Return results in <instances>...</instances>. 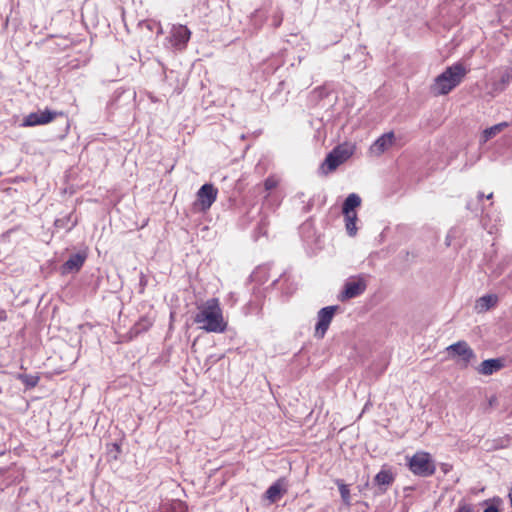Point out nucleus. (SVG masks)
<instances>
[{
	"label": "nucleus",
	"mask_w": 512,
	"mask_h": 512,
	"mask_svg": "<svg viewBox=\"0 0 512 512\" xmlns=\"http://www.w3.org/2000/svg\"><path fill=\"white\" fill-rule=\"evenodd\" d=\"M198 312L194 321L200 329L206 332L222 333L226 330L227 323L224 320L222 309L217 298L208 299L197 307Z\"/></svg>",
	"instance_id": "nucleus-1"
},
{
	"label": "nucleus",
	"mask_w": 512,
	"mask_h": 512,
	"mask_svg": "<svg viewBox=\"0 0 512 512\" xmlns=\"http://www.w3.org/2000/svg\"><path fill=\"white\" fill-rule=\"evenodd\" d=\"M465 74L466 70L461 64L448 67L435 78L434 83L431 85V92L435 96L448 94L461 83Z\"/></svg>",
	"instance_id": "nucleus-2"
},
{
	"label": "nucleus",
	"mask_w": 512,
	"mask_h": 512,
	"mask_svg": "<svg viewBox=\"0 0 512 512\" xmlns=\"http://www.w3.org/2000/svg\"><path fill=\"white\" fill-rule=\"evenodd\" d=\"M354 143L345 142L335 147L330 152L321 166L323 173L328 174L334 171L339 165L347 161L355 152Z\"/></svg>",
	"instance_id": "nucleus-3"
},
{
	"label": "nucleus",
	"mask_w": 512,
	"mask_h": 512,
	"mask_svg": "<svg viewBox=\"0 0 512 512\" xmlns=\"http://www.w3.org/2000/svg\"><path fill=\"white\" fill-rule=\"evenodd\" d=\"M446 353L450 360H453L461 368H466L475 360V353L465 341H458L446 348Z\"/></svg>",
	"instance_id": "nucleus-4"
},
{
	"label": "nucleus",
	"mask_w": 512,
	"mask_h": 512,
	"mask_svg": "<svg viewBox=\"0 0 512 512\" xmlns=\"http://www.w3.org/2000/svg\"><path fill=\"white\" fill-rule=\"evenodd\" d=\"M409 468L415 475L430 476L435 472V464L429 453L419 451L415 453L409 460Z\"/></svg>",
	"instance_id": "nucleus-5"
},
{
	"label": "nucleus",
	"mask_w": 512,
	"mask_h": 512,
	"mask_svg": "<svg viewBox=\"0 0 512 512\" xmlns=\"http://www.w3.org/2000/svg\"><path fill=\"white\" fill-rule=\"evenodd\" d=\"M56 116H57L56 112L50 111L48 109L32 112L24 117L21 126L22 127H33V126H37V125H46V124L52 122Z\"/></svg>",
	"instance_id": "nucleus-6"
},
{
	"label": "nucleus",
	"mask_w": 512,
	"mask_h": 512,
	"mask_svg": "<svg viewBox=\"0 0 512 512\" xmlns=\"http://www.w3.org/2000/svg\"><path fill=\"white\" fill-rule=\"evenodd\" d=\"M217 189L212 184H204L197 192V201L195 206L202 211L208 210L215 202Z\"/></svg>",
	"instance_id": "nucleus-7"
},
{
	"label": "nucleus",
	"mask_w": 512,
	"mask_h": 512,
	"mask_svg": "<svg viewBox=\"0 0 512 512\" xmlns=\"http://www.w3.org/2000/svg\"><path fill=\"white\" fill-rule=\"evenodd\" d=\"M336 309V306H327L318 312V323L315 327V336L317 338L321 339L326 334V331L328 330V327L335 315Z\"/></svg>",
	"instance_id": "nucleus-8"
},
{
	"label": "nucleus",
	"mask_w": 512,
	"mask_h": 512,
	"mask_svg": "<svg viewBox=\"0 0 512 512\" xmlns=\"http://www.w3.org/2000/svg\"><path fill=\"white\" fill-rule=\"evenodd\" d=\"M395 142V135L393 132H388L380 136L370 146V153L374 156H380L388 149H390Z\"/></svg>",
	"instance_id": "nucleus-9"
},
{
	"label": "nucleus",
	"mask_w": 512,
	"mask_h": 512,
	"mask_svg": "<svg viewBox=\"0 0 512 512\" xmlns=\"http://www.w3.org/2000/svg\"><path fill=\"white\" fill-rule=\"evenodd\" d=\"M287 486L286 480L280 478L267 489L265 497L270 503H274L287 492Z\"/></svg>",
	"instance_id": "nucleus-10"
},
{
	"label": "nucleus",
	"mask_w": 512,
	"mask_h": 512,
	"mask_svg": "<svg viewBox=\"0 0 512 512\" xmlns=\"http://www.w3.org/2000/svg\"><path fill=\"white\" fill-rule=\"evenodd\" d=\"M191 36L190 30L184 25L173 26L171 37L174 46L183 48L189 41Z\"/></svg>",
	"instance_id": "nucleus-11"
},
{
	"label": "nucleus",
	"mask_w": 512,
	"mask_h": 512,
	"mask_svg": "<svg viewBox=\"0 0 512 512\" xmlns=\"http://www.w3.org/2000/svg\"><path fill=\"white\" fill-rule=\"evenodd\" d=\"M365 288L366 284L361 279L347 282L342 293V300L351 299L356 296H359L365 291Z\"/></svg>",
	"instance_id": "nucleus-12"
},
{
	"label": "nucleus",
	"mask_w": 512,
	"mask_h": 512,
	"mask_svg": "<svg viewBox=\"0 0 512 512\" xmlns=\"http://www.w3.org/2000/svg\"><path fill=\"white\" fill-rule=\"evenodd\" d=\"M85 259H86V254H84V253H77V254L70 256V258L63 265L62 272L64 274L77 272L84 264Z\"/></svg>",
	"instance_id": "nucleus-13"
},
{
	"label": "nucleus",
	"mask_w": 512,
	"mask_h": 512,
	"mask_svg": "<svg viewBox=\"0 0 512 512\" xmlns=\"http://www.w3.org/2000/svg\"><path fill=\"white\" fill-rule=\"evenodd\" d=\"M503 367V363L500 359H488L484 360L478 367V373L482 375H492L499 371Z\"/></svg>",
	"instance_id": "nucleus-14"
},
{
	"label": "nucleus",
	"mask_w": 512,
	"mask_h": 512,
	"mask_svg": "<svg viewBox=\"0 0 512 512\" xmlns=\"http://www.w3.org/2000/svg\"><path fill=\"white\" fill-rule=\"evenodd\" d=\"M498 302L497 295L488 294L480 297L475 303V309L478 313H483L488 311L490 308L494 307Z\"/></svg>",
	"instance_id": "nucleus-15"
},
{
	"label": "nucleus",
	"mask_w": 512,
	"mask_h": 512,
	"mask_svg": "<svg viewBox=\"0 0 512 512\" xmlns=\"http://www.w3.org/2000/svg\"><path fill=\"white\" fill-rule=\"evenodd\" d=\"M360 205H361V198L357 194L351 193L348 195V197L344 201L342 212L343 213L356 212V208H358Z\"/></svg>",
	"instance_id": "nucleus-16"
},
{
	"label": "nucleus",
	"mask_w": 512,
	"mask_h": 512,
	"mask_svg": "<svg viewBox=\"0 0 512 512\" xmlns=\"http://www.w3.org/2000/svg\"><path fill=\"white\" fill-rule=\"evenodd\" d=\"M345 218V228L349 236L354 237L357 234V212L343 213Z\"/></svg>",
	"instance_id": "nucleus-17"
},
{
	"label": "nucleus",
	"mask_w": 512,
	"mask_h": 512,
	"mask_svg": "<svg viewBox=\"0 0 512 512\" xmlns=\"http://www.w3.org/2000/svg\"><path fill=\"white\" fill-rule=\"evenodd\" d=\"M508 126L507 122L498 123L492 127L485 129L481 135V140L483 142H487L491 138L495 137L501 131H503Z\"/></svg>",
	"instance_id": "nucleus-18"
},
{
	"label": "nucleus",
	"mask_w": 512,
	"mask_h": 512,
	"mask_svg": "<svg viewBox=\"0 0 512 512\" xmlns=\"http://www.w3.org/2000/svg\"><path fill=\"white\" fill-rule=\"evenodd\" d=\"M375 480L380 485H388L393 481V476L389 471L382 470L376 475Z\"/></svg>",
	"instance_id": "nucleus-19"
},
{
	"label": "nucleus",
	"mask_w": 512,
	"mask_h": 512,
	"mask_svg": "<svg viewBox=\"0 0 512 512\" xmlns=\"http://www.w3.org/2000/svg\"><path fill=\"white\" fill-rule=\"evenodd\" d=\"M337 485L339 487V491H340L341 498H342L343 502L345 504L349 505L350 504V491H349L348 486L345 485L341 481H337Z\"/></svg>",
	"instance_id": "nucleus-20"
},
{
	"label": "nucleus",
	"mask_w": 512,
	"mask_h": 512,
	"mask_svg": "<svg viewBox=\"0 0 512 512\" xmlns=\"http://www.w3.org/2000/svg\"><path fill=\"white\" fill-rule=\"evenodd\" d=\"M456 512H474V508L472 505L468 503L460 502L456 509Z\"/></svg>",
	"instance_id": "nucleus-21"
},
{
	"label": "nucleus",
	"mask_w": 512,
	"mask_h": 512,
	"mask_svg": "<svg viewBox=\"0 0 512 512\" xmlns=\"http://www.w3.org/2000/svg\"><path fill=\"white\" fill-rule=\"evenodd\" d=\"M277 184H278V180L277 179H275L273 177H269V178L266 179L264 185H265L266 190H272V189H274L277 186Z\"/></svg>",
	"instance_id": "nucleus-22"
},
{
	"label": "nucleus",
	"mask_w": 512,
	"mask_h": 512,
	"mask_svg": "<svg viewBox=\"0 0 512 512\" xmlns=\"http://www.w3.org/2000/svg\"><path fill=\"white\" fill-rule=\"evenodd\" d=\"M21 379L29 386L33 387L37 384L38 378L37 377H28V376H21Z\"/></svg>",
	"instance_id": "nucleus-23"
},
{
	"label": "nucleus",
	"mask_w": 512,
	"mask_h": 512,
	"mask_svg": "<svg viewBox=\"0 0 512 512\" xmlns=\"http://www.w3.org/2000/svg\"><path fill=\"white\" fill-rule=\"evenodd\" d=\"M172 507L174 510H179L180 512H186V507L183 502L181 501H175L172 504Z\"/></svg>",
	"instance_id": "nucleus-24"
},
{
	"label": "nucleus",
	"mask_w": 512,
	"mask_h": 512,
	"mask_svg": "<svg viewBox=\"0 0 512 512\" xmlns=\"http://www.w3.org/2000/svg\"><path fill=\"white\" fill-rule=\"evenodd\" d=\"M483 512H499L498 508L494 505L487 507Z\"/></svg>",
	"instance_id": "nucleus-25"
},
{
	"label": "nucleus",
	"mask_w": 512,
	"mask_h": 512,
	"mask_svg": "<svg viewBox=\"0 0 512 512\" xmlns=\"http://www.w3.org/2000/svg\"><path fill=\"white\" fill-rule=\"evenodd\" d=\"M492 195H493L492 193H490L489 195H487V199L492 198Z\"/></svg>",
	"instance_id": "nucleus-26"
}]
</instances>
